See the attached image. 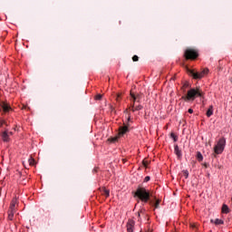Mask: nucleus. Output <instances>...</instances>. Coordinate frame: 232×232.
Wrapping results in <instances>:
<instances>
[{"instance_id":"obj_7","label":"nucleus","mask_w":232,"mask_h":232,"mask_svg":"<svg viewBox=\"0 0 232 232\" xmlns=\"http://www.w3.org/2000/svg\"><path fill=\"white\" fill-rule=\"evenodd\" d=\"M0 108L3 110L4 113L12 111V107H10V105L5 102H0Z\"/></svg>"},{"instance_id":"obj_16","label":"nucleus","mask_w":232,"mask_h":232,"mask_svg":"<svg viewBox=\"0 0 232 232\" xmlns=\"http://www.w3.org/2000/svg\"><path fill=\"white\" fill-rule=\"evenodd\" d=\"M206 115H207V117H211V115H213V105L209 106V108L207 111Z\"/></svg>"},{"instance_id":"obj_12","label":"nucleus","mask_w":232,"mask_h":232,"mask_svg":"<svg viewBox=\"0 0 232 232\" xmlns=\"http://www.w3.org/2000/svg\"><path fill=\"white\" fill-rule=\"evenodd\" d=\"M150 205L154 206L156 209H159V206H160V199H156L155 202H153V200H150Z\"/></svg>"},{"instance_id":"obj_35","label":"nucleus","mask_w":232,"mask_h":232,"mask_svg":"<svg viewBox=\"0 0 232 232\" xmlns=\"http://www.w3.org/2000/svg\"><path fill=\"white\" fill-rule=\"evenodd\" d=\"M131 121V116H128V121Z\"/></svg>"},{"instance_id":"obj_29","label":"nucleus","mask_w":232,"mask_h":232,"mask_svg":"<svg viewBox=\"0 0 232 232\" xmlns=\"http://www.w3.org/2000/svg\"><path fill=\"white\" fill-rule=\"evenodd\" d=\"M151 180V178L150 176H146L143 182H150Z\"/></svg>"},{"instance_id":"obj_21","label":"nucleus","mask_w":232,"mask_h":232,"mask_svg":"<svg viewBox=\"0 0 232 232\" xmlns=\"http://www.w3.org/2000/svg\"><path fill=\"white\" fill-rule=\"evenodd\" d=\"M120 138L121 137H119V135H118L113 138H109L108 140H109V142H117V140H119Z\"/></svg>"},{"instance_id":"obj_5","label":"nucleus","mask_w":232,"mask_h":232,"mask_svg":"<svg viewBox=\"0 0 232 232\" xmlns=\"http://www.w3.org/2000/svg\"><path fill=\"white\" fill-rule=\"evenodd\" d=\"M226 148V138H220L214 147L215 155H221Z\"/></svg>"},{"instance_id":"obj_32","label":"nucleus","mask_w":232,"mask_h":232,"mask_svg":"<svg viewBox=\"0 0 232 232\" xmlns=\"http://www.w3.org/2000/svg\"><path fill=\"white\" fill-rule=\"evenodd\" d=\"M142 163L145 168H148V160H143Z\"/></svg>"},{"instance_id":"obj_22","label":"nucleus","mask_w":232,"mask_h":232,"mask_svg":"<svg viewBox=\"0 0 232 232\" xmlns=\"http://www.w3.org/2000/svg\"><path fill=\"white\" fill-rule=\"evenodd\" d=\"M134 97L136 98L137 102H140V99H142V95L140 93H134Z\"/></svg>"},{"instance_id":"obj_1","label":"nucleus","mask_w":232,"mask_h":232,"mask_svg":"<svg viewBox=\"0 0 232 232\" xmlns=\"http://www.w3.org/2000/svg\"><path fill=\"white\" fill-rule=\"evenodd\" d=\"M134 197H137L141 202L145 204L150 202V198H151V193L150 190L146 189V188L139 186L136 191L134 192Z\"/></svg>"},{"instance_id":"obj_4","label":"nucleus","mask_w":232,"mask_h":232,"mask_svg":"<svg viewBox=\"0 0 232 232\" xmlns=\"http://www.w3.org/2000/svg\"><path fill=\"white\" fill-rule=\"evenodd\" d=\"M188 73L193 77V79H202V77L209 73V69L205 68L201 72H195V70L188 69Z\"/></svg>"},{"instance_id":"obj_28","label":"nucleus","mask_w":232,"mask_h":232,"mask_svg":"<svg viewBox=\"0 0 232 232\" xmlns=\"http://www.w3.org/2000/svg\"><path fill=\"white\" fill-rule=\"evenodd\" d=\"M101 99H102V94H97V95L95 96V100H96V101H101Z\"/></svg>"},{"instance_id":"obj_20","label":"nucleus","mask_w":232,"mask_h":232,"mask_svg":"<svg viewBox=\"0 0 232 232\" xmlns=\"http://www.w3.org/2000/svg\"><path fill=\"white\" fill-rule=\"evenodd\" d=\"M130 101H132L131 104L135 105V102H137V99L135 98V93L130 92Z\"/></svg>"},{"instance_id":"obj_33","label":"nucleus","mask_w":232,"mask_h":232,"mask_svg":"<svg viewBox=\"0 0 232 232\" xmlns=\"http://www.w3.org/2000/svg\"><path fill=\"white\" fill-rule=\"evenodd\" d=\"M140 213H144V210H140V212H138L139 218H140Z\"/></svg>"},{"instance_id":"obj_19","label":"nucleus","mask_w":232,"mask_h":232,"mask_svg":"<svg viewBox=\"0 0 232 232\" xmlns=\"http://www.w3.org/2000/svg\"><path fill=\"white\" fill-rule=\"evenodd\" d=\"M14 213H15V210L10 209L9 214H8L9 220H14Z\"/></svg>"},{"instance_id":"obj_13","label":"nucleus","mask_w":232,"mask_h":232,"mask_svg":"<svg viewBox=\"0 0 232 232\" xmlns=\"http://www.w3.org/2000/svg\"><path fill=\"white\" fill-rule=\"evenodd\" d=\"M211 224H215L216 226H220L224 224V220L217 218V219H211L210 220Z\"/></svg>"},{"instance_id":"obj_10","label":"nucleus","mask_w":232,"mask_h":232,"mask_svg":"<svg viewBox=\"0 0 232 232\" xmlns=\"http://www.w3.org/2000/svg\"><path fill=\"white\" fill-rule=\"evenodd\" d=\"M142 105L139 104V105H135V103L130 104V111H140V110H142Z\"/></svg>"},{"instance_id":"obj_9","label":"nucleus","mask_w":232,"mask_h":232,"mask_svg":"<svg viewBox=\"0 0 232 232\" xmlns=\"http://www.w3.org/2000/svg\"><path fill=\"white\" fill-rule=\"evenodd\" d=\"M1 137L4 142H10V134H8V130L2 132Z\"/></svg>"},{"instance_id":"obj_18","label":"nucleus","mask_w":232,"mask_h":232,"mask_svg":"<svg viewBox=\"0 0 232 232\" xmlns=\"http://www.w3.org/2000/svg\"><path fill=\"white\" fill-rule=\"evenodd\" d=\"M102 195H104V197H106V198H108V197H110V190L106 189V188H103Z\"/></svg>"},{"instance_id":"obj_6","label":"nucleus","mask_w":232,"mask_h":232,"mask_svg":"<svg viewBox=\"0 0 232 232\" xmlns=\"http://www.w3.org/2000/svg\"><path fill=\"white\" fill-rule=\"evenodd\" d=\"M130 132V126L129 125H123L119 128L118 135L119 137H123V135H126V133Z\"/></svg>"},{"instance_id":"obj_11","label":"nucleus","mask_w":232,"mask_h":232,"mask_svg":"<svg viewBox=\"0 0 232 232\" xmlns=\"http://www.w3.org/2000/svg\"><path fill=\"white\" fill-rule=\"evenodd\" d=\"M174 151H175V154L177 155V157H179V158L182 157V150H180V149H179V145L174 146Z\"/></svg>"},{"instance_id":"obj_27","label":"nucleus","mask_w":232,"mask_h":232,"mask_svg":"<svg viewBox=\"0 0 232 232\" xmlns=\"http://www.w3.org/2000/svg\"><path fill=\"white\" fill-rule=\"evenodd\" d=\"M183 175L185 179H188V177H189V172L188 170H183Z\"/></svg>"},{"instance_id":"obj_34","label":"nucleus","mask_w":232,"mask_h":232,"mask_svg":"<svg viewBox=\"0 0 232 232\" xmlns=\"http://www.w3.org/2000/svg\"><path fill=\"white\" fill-rule=\"evenodd\" d=\"M189 113H193V109H188V111Z\"/></svg>"},{"instance_id":"obj_23","label":"nucleus","mask_w":232,"mask_h":232,"mask_svg":"<svg viewBox=\"0 0 232 232\" xmlns=\"http://www.w3.org/2000/svg\"><path fill=\"white\" fill-rule=\"evenodd\" d=\"M170 137L171 139H173L174 142H177V140H179V137L173 132H171Z\"/></svg>"},{"instance_id":"obj_2","label":"nucleus","mask_w":232,"mask_h":232,"mask_svg":"<svg viewBox=\"0 0 232 232\" xmlns=\"http://www.w3.org/2000/svg\"><path fill=\"white\" fill-rule=\"evenodd\" d=\"M197 97H204V92L200 87L191 88L189 91H188L187 95L182 96V99L188 102L189 101H195Z\"/></svg>"},{"instance_id":"obj_8","label":"nucleus","mask_w":232,"mask_h":232,"mask_svg":"<svg viewBox=\"0 0 232 232\" xmlns=\"http://www.w3.org/2000/svg\"><path fill=\"white\" fill-rule=\"evenodd\" d=\"M133 227H135V221L133 219H129L127 222V231L133 232Z\"/></svg>"},{"instance_id":"obj_31","label":"nucleus","mask_w":232,"mask_h":232,"mask_svg":"<svg viewBox=\"0 0 232 232\" xmlns=\"http://www.w3.org/2000/svg\"><path fill=\"white\" fill-rule=\"evenodd\" d=\"M190 227H191L192 229H197V224L191 223V224H190Z\"/></svg>"},{"instance_id":"obj_14","label":"nucleus","mask_w":232,"mask_h":232,"mask_svg":"<svg viewBox=\"0 0 232 232\" xmlns=\"http://www.w3.org/2000/svg\"><path fill=\"white\" fill-rule=\"evenodd\" d=\"M221 211L222 213H225V215H227V213H229V207H227L226 204H223Z\"/></svg>"},{"instance_id":"obj_17","label":"nucleus","mask_w":232,"mask_h":232,"mask_svg":"<svg viewBox=\"0 0 232 232\" xmlns=\"http://www.w3.org/2000/svg\"><path fill=\"white\" fill-rule=\"evenodd\" d=\"M197 160L199 161V162H202L204 160V156H202V153H200V151H198L197 152Z\"/></svg>"},{"instance_id":"obj_36","label":"nucleus","mask_w":232,"mask_h":232,"mask_svg":"<svg viewBox=\"0 0 232 232\" xmlns=\"http://www.w3.org/2000/svg\"><path fill=\"white\" fill-rule=\"evenodd\" d=\"M8 135L10 137V135H13V132L12 131L8 132Z\"/></svg>"},{"instance_id":"obj_24","label":"nucleus","mask_w":232,"mask_h":232,"mask_svg":"<svg viewBox=\"0 0 232 232\" xmlns=\"http://www.w3.org/2000/svg\"><path fill=\"white\" fill-rule=\"evenodd\" d=\"M28 162L30 166H34L35 164V160H34V158H30Z\"/></svg>"},{"instance_id":"obj_25","label":"nucleus","mask_w":232,"mask_h":232,"mask_svg":"<svg viewBox=\"0 0 232 232\" xmlns=\"http://www.w3.org/2000/svg\"><path fill=\"white\" fill-rule=\"evenodd\" d=\"M186 88H189V83L188 82H185L182 86V90L183 92H186Z\"/></svg>"},{"instance_id":"obj_15","label":"nucleus","mask_w":232,"mask_h":232,"mask_svg":"<svg viewBox=\"0 0 232 232\" xmlns=\"http://www.w3.org/2000/svg\"><path fill=\"white\" fill-rule=\"evenodd\" d=\"M17 204V199H13L10 205V209L15 211V205Z\"/></svg>"},{"instance_id":"obj_3","label":"nucleus","mask_w":232,"mask_h":232,"mask_svg":"<svg viewBox=\"0 0 232 232\" xmlns=\"http://www.w3.org/2000/svg\"><path fill=\"white\" fill-rule=\"evenodd\" d=\"M184 57L187 61H195L198 57V51L197 49L188 48L185 50Z\"/></svg>"},{"instance_id":"obj_37","label":"nucleus","mask_w":232,"mask_h":232,"mask_svg":"<svg viewBox=\"0 0 232 232\" xmlns=\"http://www.w3.org/2000/svg\"><path fill=\"white\" fill-rule=\"evenodd\" d=\"M120 97H121V95H118L117 101H119Z\"/></svg>"},{"instance_id":"obj_30","label":"nucleus","mask_w":232,"mask_h":232,"mask_svg":"<svg viewBox=\"0 0 232 232\" xmlns=\"http://www.w3.org/2000/svg\"><path fill=\"white\" fill-rule=\"evenodd\" d=\"M132 61H133L134 63H137V62L139 61V56H138V55H134V56L132 57Z\"/></svg>"},{"instance_id":"obj_26","label":"nucleus","mask_w":232,"mask_h":232,"mask_svg":"<svg viewBox=\"0 0 232 232\" xmlns=\"http://www.w3.org/2000/svg\"><path fill=\"white\" fill-rule=\"evenodd\" d=\"M0 125H1V126H8V123H6V121L1 120V121H0Z\"/></svg>"}]
</instances>
